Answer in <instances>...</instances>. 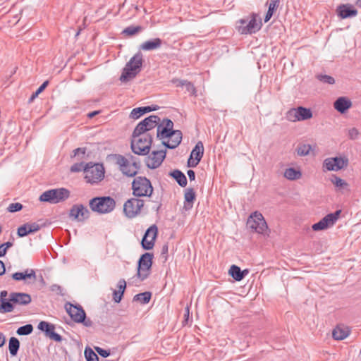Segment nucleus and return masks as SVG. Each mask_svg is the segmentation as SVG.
<instances>
[{
    "label": "nucleus",
    "instance_id": "ddd939ff",
    "mask_svg": "<svg viewBox=\"0 0 361 361\" xmlns=\"http://www.w3.org/2000/svg\"><path fill=\"white\" fill-rule=\"evenodd\" d=\"M158 235V227L156 224L150 226L145 231L142 240L141 246L143 250H152L156 241Z\"/></svg>",
    "mask_w": 361,
    "mask_h": 361
},
{
    "label": "nucleus",
    "instance_id": "20e7f679",
    "mask_svg": "<svg viewBox=\"0 0 361 361\" xmlns=\"http://www.w3.org/2000/svg\"><path fill=\"white\" fill-rule=\"evenodd\" d=\"M133 195L137 197H151L153 187L150 180L145 176H135L132 182Z\"/></svg>",
    "mask_w": 361,
    "mask_h": 361
},
{
    "label": "nucleus",
    "instance_id": "f257e3e1",
    "mask_svg": "<svg viewBox=\"0 0 361 361\" xmlns=\"http://www.w3.org/2000/svg\"><path fill=\"white\" fill-rule=\"evenodd\" d=\"M143 61V55L138 51L126 64L119 80L121 82H128L135 78L142 70Z\"/></svg>",
    "mask_w": 361,
    "mask_h": 361
},
{
    "label": "nucleus",
    "instance_id": "72a5a7b5",
    "mask_svg": "<svg viewBox=\"0 0 361 361\" xmlns=\"http://www.w3.org/2000/svg\"><path fill=\"white\" fill-rule=\"evenodd\" d=\"M20 348V341L16 337H11L8 341V350L11 356H16Z\"/></svg>",
    "mask_w": 361,
    "mask_h": 361
},
{
    "label": "nucleus",
    "instance_id": "864d4df0",
    "mask_svg": "<svg viewBox=\"0 0 361 361\" xmlns=\"http://www.w3.org/2000/svg\"><path fill=\"white\" fill-rule=\"evenodd\" d=\"M85 166L83 162L75 163L71 166V172H80L83 170Z\"/></svg>",
    "mask_w": 361,
    "mask_h": 361
},
{
    "label": "nucleus",
    "instance_id": "2eb2a0df",
    "mask_svg": "<svg viewBox=\"0 0 361 361\" xmlns=\"http://www.w3.org/2000/svg\"><path fill=\"white\" fill-rule=\"evenodd\" d=\"M90 212L82 204H75L69 211V217L78 221H84L89 219Z\"/></svg>",
    "mask_w": 361,
    "mask_h": 361
},
{
    "label": "nucleus",
    "instance_id": "4468645a",
    "mask_svg": "<svg viewBox=\"0 0 361 361\" xmlns=\"http://www.w3.org/2000/svg\"><path fill=\"white\" fill-rule=\"evenodd\" d=\"M348 164V159L345 157H335L326 158L323 163V168L327 171H338Z\"/></svg>",
    "mask_w": 361,
    "mask_h": 361
},
{
    "label": "nucleus",
    "instance_id": "c9c22d12",
    "mask_svg": "<svg viewBox=\"0 0 361 361\" xmlns=\"http://www.w3.org/2000/svg\"><path fill=\"white\" fill-rule=\"evenodd\" d=\"M348 331L337 326L332 331V336L335 340L341 341L348 336Z\"/></svg>",
    "mask_w": 361,
    "mask_h": 361
},
{
    "label": "nucleus",
    "instance_id": "58836bf2",
    "mask_svg": "<svg viewBox=\"0 0 361 361\" xmlns=\"http://www.w3.org/2000/svg\"><path fill=\"white\" fill-rule=\"evenodd\" d=\"M37 328L44 332L46 336H48L51 331L55 329L54 324L45 321L40 322L38 324Z\"/></svg>",
    "mask_w": 361,
    "mask_h": 361
},
{
    "label": "nucleus",
    "instance_id": "ea45409f",
    "mask_svg": "<svg viewBox=\"0 0 361 361\" xmlns=\"http://www.w3.org/2000/svg\"><path fill=\"white\" fill-rule=\"evenodd\" d=\"M147 132H148L147 129L140 121L135 128L132 134V137H141L143 135L147 134Z\"/></svg>",
    "mask_w": 361,
    "mask_h": 361
},
{
    "label": "nucleus",
    "instance_id": "5fc2aeb1",
    "mask_svg": "<svg viewBox=\"0 0 361 361\" xmlns=\"http://www.w3.org/2000/svg\"><path fill=\"white\" fill-rule=\"evenodd\" d=\"M11 275L4 277L0 281V286L6 287L12 283Z\"/></svg>",
    "mask_w": 361,
    "mask_h": 361
},
{
    "label": "nucleus",
    "instance_id": "7c9ffc66",
    "mask_svg": "<svg viewBox=\"0 0 361 361\" xmlns=\"http://www.w3.org/2000/svg\"><path fill=\"white\" fill-rule=\"evenodd\" d=\"M14 310V303L11 301V295L9 298L6 300H0V313L11 312Z\"/></svg>",
    "mask_w": 361,
    "mask_h": 361
},
{
    "label": "nucleus",
    "instance_id": "13d9d810",
    "mask_svg": "<svg viewBox=\"0 0 361 361\" xmlns=\"http://www.w3.org/2000/svg\"><path fill=\"white\" fill-rule=\"evenodd\" d=\"M86 151H87L86 147L76 148L73 151V154L71 157H74L78 156L80 154H82V156H84L86 153Z\"/></svg>",
    "mask_w": 361,
    "mask_h": 361
},
{
    "label": "nucleus",
    "instance_id": "8fccbe9b",
    "mask_svg": "<svg viewBox=\"0 0 361 361\" xmlns=\"http://www.w3.org/2000/svg\"><path fill=\"white\" fill-rule=\"evenodd\" d=\"M13 243L11 241H7L0 245V257H4L8 248L13 246Z\"/></svg>",
    "mask_w": 361,
    "mask_h": 361
},
{
    "label": "nucleus",
    "instance_id": "338daca9",
    "mask_svg": "<svg viewBox=\"0 0 361 361\" xmlns=\"http://www.w3.org/2000/svg\"><path fill=\"white\" fill-rule=\"evenodd\" d=\"M50 290L52 291V292H56L57 294L60 295H63V294L62 293V288L61 286H60L59 285H57V284H53L50 286Z\"/></svg>",
    "mask_w": 361,
    "mask_h": 361
},
{
    "label": "nucleus",
    "instance_id": "774afa93",
    "mask_svg": "<svg viewBox=\"0 0 361 361\" xmlns=\"http://www.w3.org/2000/svg\"><path fill=\"white\" fill-rule=\"evenodd\" d=\"M49 85V80H46L44 81L38 88L37 90L35 91L36 92V94H39L41 92H42L45 88L47 87V85Z\"/></svg>",
    "mask_w": 361,
    "mask_h": 361
},
{
    "label": "nucleus",
    "instance_id": "e433bc0d",
    "mask_svg": "<svg viewBox=\"0 0 361 361\" xmlns=\"http://www.w3.org/2000/svg\"><path fill=\"white\" fill-rule=\"evenodd\" d=\"M284 176L288 180H294L301 177V172L295 168L290 167L286 169Z\"/></svg>",
    "mask_w": 361,
    "mask_h": 361
},
{
    "label": "nucleus",
    "instance_id": "6e6552de",
    "mask_svg": "<svg viewBox=\"0 0 361 361\" xmlns=\"http://www.w3.org/2000/svg\"><path fill=\"white\" fill-rule=\"evenodd\" d=\"M257 15L256 13H252L251 14V19H240L237 23H239V25H237V29L238 32L242 35H251L253 33H256L259 31L262 26V20L259 19L257 22Z\"/></svg>",
    "mask_w": 361,
    "mask_h": 361
},
{
    "label": "nucleus",
    "instance_id": "f8f14e48",
    "mask_svg": "<svg viewBox=\"0 0 361 361\" xmlns=\"http://www.w3.org/2000/svg\"><path fill=\"white\" fill-rule=\"evenodd\" d=\"M312 117V111L310 109L298 106L292 108L286 113V118L290 121H305Z\"/></svg>",
    "mask_w": 361,
    "mask_h": 361
},
{
    "label": "nucleus",
    "instance_id": "49530a36",
    "mask_svg": "<svg viewBox=\"0 0 361 361\" xmlns=\"http://www.w3.org/2000/svg\"><path fill=\"white\" fill-rule=\"evenodd\" d=\"M317 78L323 83L329 85H333L335 83V79L332 76L328 75H317Z\"/></svg>",
    "mask_w": 361,
    "mask_h": 361
},
{
    "label": "nucleus",
    "instance_id": "9b49d317",
    "mask_svg": "<svg viewBox=\"0 0 361 361\" xmlns=\"http://www.w3.org/2000/svg\"><path fill=\"white\" fill-rule=\"evenodd\" d=\"M144 204L143 200L135 197L130 198L123 204V213L126 217L133 219L140 214Z\"/></svg>",
    "mask_w": 361,
    "mask_h": 361
},
{
    "label": "nucleus",
    "instance_id": "423d86ee",
    "mask_svg": "<svg viewBox=\"0 0 361 361\" xmlns=\"http://www.w3.org/2000/svg\"><path fill=\"white\" fill-rule=\"evenodd\" d=\"M70 194V191L65 188L50 189L44 192L39 196V200L50 204H57L68 199Z\"/></svg>",
    "mask_w": 361,
    "mask_h": 361
},
{
    "label": "nucleus",
    "instance_id": "1a4fd4ad",
    "mask_svg": "<svg viewBox=\"0 0 361 361\" xmlns=\"http://www.w3.org/2000/svg\"><path fill=\"white\" fill-rule=\"evenodd\" d=\"M247 226L252 232L259 234L268 235L267 224L260 212H255L250 214L247 221Z\"/></svg>",
    "mask_w": 361,
    "mask_h": 361
},
{
    "label": "nucleus",
    "instance_id": "79ce46f5",
    "mask_svg": "<svg viewBox=\"0 0 361 361\" xmlns=\"http://www.w3.org/2000/svg\"><path fill=\"white\" fill-rule=\"evenodd\" d=\"M312 149V147L308 144H300L297 149V154L298 156L303 157L309 154L310 150Z\"/></svg>",
    "mask_w": 361,
    "mask_h": 361
},
{
    "label": "nucleus",
    "instance_id": "c85d7f7f",
    "mask_svg": "<svg viewBox=\"0 0 361 361\" xmlns=\"http://www.w3.org/2000/svg\"><path fill=\"white\" fill-rule=\"evenodd\" d=\"M341 212V210H336L333 213H330L326 215L322 219V221L324 223V225L327 228L335 224V223L339 218Z\"/></svg>",
    "mask_w": 361,
    "mask_h": 361
},
{
    "label": "nucleus",
    "instance_id": "412c9836",
    "mask_svg": "<svg viewBox=\"0 0 361 361\" xmlns=\"http://www.w3.org/2000/svg\"><path fill=\"white\" fill-rule=\"evenodd\" d=\"M40 229V226L37 223H26L20 227L17 230V235L20 237H25L28 234L38 231Z\"/></svg>",
    "mask_w": 361,
    "mask_h": 361
},
{
    "label": "nucleus",
    "instance_id": "c03bdc74",
    "mask_svg": "<svg viewBox=\"0 0 361 361\" xmlns=\"http://www.w3.org/2000/svg\"><path fill=\"white\" fill-rule=\"evenodd\" d=\"M84 354L87 361H99L97 354L90 347L85 348Z\"/></svg>",
    "mask_w": 361,
    "mask_h": 361
},
{
    "label": "nucleus",
    "instance_id": "a19ab883",
    "mask_svg": "<svg viewBox=\"0 0 361 361\" xmlns=\"http://www.w3.org/2000/svg\"><path fill=\"white\" fill-rule=\"evenodd\" d=\"M142 30H143V28L140 25H137V26L131 25V26H128V27H126L123 30L122 33L127 36H133V35L137 34L138 32H140V31H142Z\"/></svg>",
    "mask_w": 361,
    "mask_h": 361
},
{
    "label": "nucleus",
    "instance_id": "bf43d9fd",
    "mask_svg": "<svg viewBox=\"0 0 361 361\" xmlns=\"http://www.w3.org/2000/svg\"><path fill=\"white\" fill-rule=\"evenodd\" d=\"M359 131L356 128H352L348 130V137L351 140H355L357 138Z\"/></svg>",
    "mask_w": 361,
    "mask_h": 361
},
{
    "label": "nucleus",
    "instance_id": "cd10ccee",
    "mask_svg": "<svg viewBox=\"0 0 361 361\" xmlns=\"http://www.w3.org/2000/svg\"><path fill=\"white\" fill-rule=\"evenodd\" d=\"M160 121V118L158 116L151 115L141 121V123L146 127L147 130L149 131L155 127H157Z\"/></svg>",
    "mask_w": 361,
    "mask_h": 361
},
{
    "label": "nucleus",
    "instance_id": "f03ea898",
    "mask_svg": "<svg viewBox=\"0 0 361 361\" xmlns=\"http://www.w3.org/2000/svg\"><path fill=\"white\" fill-rule=\"evenodd\" d=\"M89 206L94 212L108 214L115 209L116 201L110 196L95 197L90 200Z\"/></svg>",
    "mask_w": 361,
    "mask_h": 361
},
{
    "label": "nucleus",
    "instance_id": "6ab92c4d",
    "mask_svg": "<svg viewBox=\"0 0 361 361\" xmlns=\"http://www.w3.org/2000/svg\"><path fill=\"white\" fill-rule=\"evenodd\" d=\"M352 105L351 100L346 97H340L334 102V109L341 114L346 113Z\"/></svg>",
    "mask_w": 361,
    "mask_h": 361
},
{
    "label": "nucleus",
    "instance_id": "f704fd0d",
    "mask_svg": "<svg viewBox=\"0 0 361 361\" xmlns=\"http://www.w3.org/2000/svg\"><path fill=\"white\" fill-rule=\"evenodd\" d=\"M228 274L236 281H240L243 280L241 269L237 265H231L229 269Z\"/></svg>",
    "mask_w": 361,
    "mask_h": 361
},
{
    "label": "nucleus",
    "instance_id": "39448f33",
    "mask_svg": "<svg viewBox=\"0 0 361 361\" xmlns=\"http://www.w3.org/2000/svg\"><path fill=\"white\" fill-rule=\"evenodd\" d=\"M153 137L150 134H145L141 137H132L130 147L132 152L137 155L146 156L149 154Z\"/></svg>",
    "mask_w": 361,
    "mask_h": 361
},
{
    "label": "nucleus",
    "instance_id": "e2e57ef3",
    "mask_svg": "<svg viewBox=\"0 0 361 361\" xmlns=\"http://www.w3.org/2000/svg\"><path fill=\"white\" fill-rule=\"evenodd\" d=\"M169 245L165 243L161 247V256L164 259V261L168 259Z\"/></svg>",
    "mask_w": 361,
    "mask_h": 361
},
{
    "label": "nucleus",
    "instance_id": "c756f323",
    "mask_svg": "<svg viewBox=\"0 0 361 361\" xmlns=\"http://www.w3.org/2000/svg\"><path fill=\"white\" fill-rule=\"evenodd\" d=\"M175 130H171L163 126V124H158L157 129V137L159 140L173 137V133Z\"/></svg>",
    "mask_w": 361,
    "mask_h": 361
},
{
    "label": "nucleus",
    "instance_id": "de8ad7c7",
    "mask_svg": "<svg viewBox=\"0 0 361 361\" xmlns=\"http://www.w3.org/2000/svg\"><path fill=\"white\" fill-rule=\"evenodd\" d=\"M331 180L332 183L338 188H343L344 186H346L348 185L344 180L339 178L336 175H332Z\"/></svg>",
    "mask_w": 361,
    "mask_h": 361
},
{
    "label": "nucleus",
    "instance_id": "5701e85b",
    "mask_svg": "<svg viewBox=\"0 0 361 361\" xmlns=\"http://www.w3.org/2000/svg\"><path fill=\"white\" fill-rule=\"evenodd\" d=\"M159 109L158 105H151V106H145L141 107H137L133 109L130 114V118L133 119H137L141 117L142 115L153 111H157Z\"/></svg>",
    "mask_w": 361,
    "mask_h": 361
},
{
    "label": "nucleus",
    "instance_id": "7ed1b4c3",
    "mask_svg": "<svg viewBox=\"0 0 361 361\" xmlns=\"http://www.w3.org/2000/svg\"><path fill=\"white\" fill-rule=\"evenodd\" d=\"M85 179L87 183H98L104 178V167L103 164L89 162L83 169Z\"/></svg>",
    "mask_w": 361,
    "mask_h": 361
},
{
    "label": "nucleus",
    "instance_id": "dca6fc26",
    "mask_svg": "<svg viewBox=\"0 0 361 361\" xmlns=\"http://www.w3.org/2000/svg\"><path fill=\"white\" fill-rule=\"evenodd\" d=\"M65 309L71 318L75 322H82L85 317V312L80 305H73L70 302L65 304Z\"/></svg>",
    "mask_w": 361,
    "mask_h": 361
},
{
    "label": "nucleus",
    "instance_id": "6e6d98bb",
    "mask_svg": "<svg viewBox=\"0 0 361 361\" xmlns=\"http://www.w3.org/2000/svg\"><path fill=\"white\" fill-rule=\"evenodd\" d=\"M47 337L56 342H61L63 339L62 336L57 334L56 332H55L54 330H52Z\"/></svg>",
    "mask_w": 361,
    "mask_h": 361
},
{
    "label": "nucleus",
    "instance_id": "f3484780",
    "mask_svg": "<svg viewBox=\"0 0 361 361\" xmlns=\"http://www.w3.org/2000/svg\"><path fill=\"white\" fill-rule=\"evenodd\" d=\"M166 150L153 151L150 155L145 158L147 166L150 169L158 168L166 157Z\"/></svg>",
    "mask_w": 361,
    "mask_h": 361
},
{
    "label": "nucleus",
    "instance_id": "37998d69",
    "mask_svg": "<svg viewBox=\"0 0 361 361\" xmlns=\"http://www.w3.org/2000/svg\"><path fill=\"white\" fill-rule=\"evenodd\" d=\"M33 331V326L30 324H25L24 326H20L16 333L19 336H27L32 334Z\"/></svg>",
    "mask_w": 361,
    "mask_h": 361
},
{
    "label": "nucleus",
    "instance_id": "680f3d73",
    "mask_svg": "<svg viewBox=\"0 0 361 361\" xmlns=\"http://www.w3.org/2000/svg\"><path fill=\"white\" fill-rule=\"evenodd\" d=\"M160 124H163V126L164 127H166L167 128H169L171 130H173V121L168 118H164L162 122L160 123Z\"/></svg>",
    "mask_w": 361,
    "mask_h": 361
},
{
    "label": "nucleus",
    "instance_id": "4d7b16f0",
    "mask_svg": "<svg viewBox=\"0 0 361 361\" xmlns=\"http://www.w3.org/2000/svg\"><path fill=\"white\" fill-rule=\"evenodd\" d=\"M200 162V161H198V160H196V159L192 156H190L187 161V166L189 168H194L196 167Z\"/></svg>",
    "mask_w": 361,
    "mask_h": 361
},
{
    "label": "nucleus",
    "instance_id": "473e14b6",
    "mask_svg": "<svg viewBox=\"0 0 361 361\" xmlns=\"http://www.w3.org/2000/svg\"><path fill=\"white\" fill-rule=\"evenodd\" d=\"M268 4H269L268 11H267V12L265 15L264 19L265 23L268 22L271 19L274 11L279 7V0H269Z\"/></svg>",
    "mask_w": 361,
    "mask_h": 361
},
{
    "label": "nucleus",
    "instance_id": "9d476101",
    "mask_svg": "<svg viewBox=\"0 0 361 361\" xmlns=\"http://www.w3.org/2000/svg\"><path fill=\"white\" fill-rule=\"evenodd\" d=\"M107 159L118 166L119 171L123 176L127 177L136 176V170H132L130 160L125 156L120 154H111L108 155Z\"/></svg>",
    "mask_w": 361,
    "mask_h": 361
},
{
    "label": "nucleus",
    "instance_id": "393cba45",
    "mask_svg": "<svg viewBox=\"0 0 361 361\" xmlns=\"http://www.w3.org/2000/svg\"><path fill=\"white\" fill-rule=\"evenodd\" d=\"M163 41L160 38H154L144 42L140 45V50L152 51L158 49L161 47Z\"/></svg>",
    "mask_w": 361,
    "mask_h": 361
},
{
    "label": "nucleus",
    "instance_id": "0eeeda50",
    "mask_svg": "<svg viewBox=\"0 0 361 361\" xmlns=\"http://www.w3.org/2000/svg\"><path fill=\"white\" fill-rule=\"evenodd\" d=\"M154 255L150 252L142 254L137 261V277L143 281L147 279L151 273V269L153 264Z\"/></svg>",
    "mask_w": 361,
    "mask_h": 361
},
{
    "label": "nucleus",
    "instance_id": "b1692460",
    "mask_svg": "<svg viewBox=\"0 0 361 361\" xmlns=\"http://www.w3.org/2000/svg\"><path fill=\"white\" fill-rule=\"evenodd\" d=\"M183 133L180 130H175L173 133V137L169 138L170 140L162 141V145L167 149H175L181 142Z\"/></svg>",
    "mask_w": 361,
    "mask_h": 361
},
{
    "label": "nucleus",
    "instance_id": "bb28decb",
    "mask_svg": "<svg viewBox=\"0 0 361 361\" xmlns=\"http://www.w3.org/2000/svg\"><path fill=\"white\" fill-rule=\"evenodd\" d=\"M169 176L172 177L180 187H185L188 180L185 175L179 169H175L169 173Z\"/></svg>",
    "mask_w": 361,
    "mask_h": 361
},
{
    "label": "nucleus",
    "instance_id": "603ef678",
    "mask_svg": "<svg viewBox=\"0 0 361 361\" xmlns=\"http://www.w3.org/2000/svg\"><path fill=\"white\" fill-rule=\"evenodd\" d=\"M312 228L314 231H322L327 228L324 225V223L322 221V219L317 223L314 224Z\"/></svg>",
    "mask_w": 361,
    "mask_h": 361
},
{
    "label": "nucleus",
    "instance_id": "09e8293b",
    "mask_svg": "<svg viewBox=\"0 0 361 361\" xmlns=\"http://www.w3.org/2000/svg\"><path fill=\"white\" fill-rule=\"evenodd\" d=\"M23 208V206L21 203H19V202L11 203L7 207V211L10 213H14V212H17L22 210Z\"/></svg>",
    "mask_w": 361,
    "mask_h": 361
},
{
    "label": "nucleus",
    "instance_id": "0e129e2a",
    "mask_svg": "<svg viewBox=\"0 0 361 361\" xmlns=\"http://www.w3.org/2000/svg\"><path fill=\"white\" fill-rule=\"evenodd\" d=\"M118 292L123 293L124 294V292L126 288V282L124 279H120L118 283Z\"/></svg>",
    "mask_w": 361,
    "mask_h": 361
},
{
    "label": "nucleus",
    "instance_id": "4c0bfd02",
    "mask_svg": "<svg viewBox=\"0 0 361 361\" xmlns=\"http://www.w3.org/2000/svg\"><path fill=\"white\" fill-rule=\"evenodd\" d=\"M151 298L152 293L149 291H145L135 295L133 297V301H137L142 304H147L150 301Z\"/></svg>",
    "mask_w": 361,
    "mask_h": 361
},
{
    "label": "nucleus",
    "instance_id": "052dcab7",
    "mask_svg": "<svg viewBox=\"0 0 361 361\" xmlns=\"http://www.w3.org/2000/svg\"><path fill=\"white\" fill-rule=\"evenodd\" d=\"M183 87H185V89L188 92H190L192 94L195 93V87L191 82H189L185 80V81L184 82Z\"/></svg>",
    "mask_w": 361,
    "mask_h": 361
},
{
    "label": "nucleus",
    "instance_id": "a211bd4d",
    "mask_svg": "<svg viewBox=\"0 0 361 361\" xmlns=\"http://www.w3.org/2000/svg\"><path fill=\"white\" fill-rule=\"evenodd\" d=\"M336 12L338 16L342 19L352 18L357 14V10L350 4L339 5L337 7Z\"/></svg>",
    "mask_w": 361,
    "mask_h": 361
},
{
    "label": "nucleus",
    "instance_id": "2f4dec72",
    "mask_svg": "<svg viewBox=\"0 0 361 361\" xmlns=\"http://www.w3.org/2000/svg\"><path fill=\"white\" fill-rule=\"evenodd\" d=\"M204 155V145L202 141H198L192 149L190 156H192L198 161H200Z\"/></svg>",
    "mask_w": 361,
    "mask_h": 361
},
{
    "label": "nucleus",
    "instance_id": "a18cd8bd",
    "mask_svg": "<svg viewBox=\"0 0 361 361\" xmlns=\"http://www.w3.org/2000/svg\"><path fill=\"white\" fill-rule=\"evenodd\" d=\"M128 159L130 162V166L132 167V170H136V175L138 173L139 170L141 168V164L139 159L133 156L130 154H128Z\"/></svg>",
    "mask_w": 361,
    "mask_h": 361
},
{
    "label": "nucleus",
    "instance_id": "a878e982",
    "mask_svg": "<svg viewBox=\"0 0 361 361\" xmlns=\"http://www.w3.org/2000/svg\"><path fill=\"white\" fill-rule=\"evenodd\" d=\"M196 199L195 192L192 188H187L184 194V209L188 211L192 208Z\"/></svg>",
    "mask_w": 361,
    "mask_h": 361
},
{
    "label": "nucleus",
    "instance_id": "3c124183",
    "mask_svg": "<svg viewBox=\"0 0 361 361\" xmlns=\"http://www.w3.org/2000/svg\"><path fill=\"white\" fill-rule=\"evenodd\" d=\"M94 349L98 355L104 358L109 357L111 354L110 350H106L100 347H94Z\"/></svg>",
    "mask_w": 361,
    "mask_h": 361
},
{
    "label": "nucleus",
    "instance_id": "4be33fe9",
    "mask_svg": "<svg viewBox=\"0 0 361 361\" xmlns=\"http://www.w3.org/2000/svg\"><path fill=\"white\" fill-rule=\"evenodd\" d=\"M11 301L14 305H27L32 301L31 295L25 293L12 292Z\"/></svg>",
    "mask_w": 361,
    "mask_h": 361
},
{
    "label": "nucleus",
    "instance_id": "aec40b11",
    "mask_svg": "<svg viewBox=\"0 0 361 361\" xmlns=\"http://www.w3.org/2000/svg\"><path fill=\"white\" fill-rule=\"evenodd\" d=\"M11 278L16 281L26 282L27 279L35 281L37 279L35 271L32 269H27L23 272H15L11 274Z\"/></svg>",
    "mask_w": 361,
    "mask_h": 361
},
{
    "label": "nucleus",
    "instance_id": "69168bd1",
    "mask_svg": "<svg viewBox=\"0 0 361 361\" xmlns=\"http://www.w3.org/2000/svg\"><path fill=\"white\" fill-rule=\"evenodd\" d=\"M113 295H114V302L116 303H118L122 300V298L123 297V293H119V292H118V290H114Z\"/></svg>",
    "mask_w": 361,
    "mask_h": 361
}]
</instances>
